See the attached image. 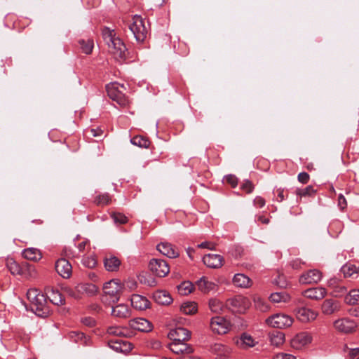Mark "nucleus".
<instances>
[{"label": "nucleus", "mask_w": 359, "mask_h": 359, "mask_svg": "<svg viewBox=\"0 0 359 359\" xmlns=\"http://www.w3.org/2000/svg\"><path fill=\"white\" fill-rule=\"evenodd\" d=\"M298 181L302 184H307L309 181L310 176L306 172H300L297 176Z\"/></svg>", "instance_id": "bf43d9fd"}, {"label": "nucleus", "mask_w": 359, "mask_h": 359, "mask_svg": "<svg viewBox=\"0 0 359 359\" xmlns=\"http://www.w3.org/2000/svg\"><path fill=\"white\" fill-rule=\"evenodd\" d=\"M293 318L286 314L276 313L269 317L266 322L273 327L278 329H285L290 327L293 323Z\"/></svg>", "instance_id": "39448f33"}, {"label": "nucleus", "mask_w": 359, "mask_h": 359, "mask_svg": "<svg viewBox=\"0 0 359 359\" xmlns=\"http://www.w3.org/2000/svg\"><path fill=\"white\" fill-rule=\"evenodd\" d=\"M210 327L214 332L224 334L229 330V323L223 317H213L210 320Z\"/></svg>", "instance_id": "1a4fd4ad"}, {"label": "nucleus", "mask_w": 359, "mask_h": 359, "mask_svg": "<svg viewBox=\"0 0 359 359\" xmlns=\"http://www.w3.org/2000/svg\"><path fill=\"white\" fill-rule=\"evenodd\" d=\"M254 203L258 208H262L265 205V200L261 196H257L254 200Z\"/></svg>", "instance_id": "774afa93"}, {"label": "nucleus", "mask_w": 359, "mask_h": 359, "mask_svg": "<svg viewBox=\"0 0 359 359\" xmlns=\"http://www.w3.org/2000/svg\"><path fill=\"white\" fill-rule=\"evenodd\" d=\"M130 328L143 332H149L152 330L153 325L151 323L143 318H137L129 321Z\"/></svg>", "instance_id": "4468645a"}, {"label": "nucleus", "mask_w": 359, "mask_h": 359, "mask_svg": "<svg viewBox=\"0 0 359 359\" xmlns=\"http://www.w3.org/2000/svg\"><path fill=\"white\" fill-rule=\"evenodd\" d=\"M27 297L31 303L32 310L36 315L42 318L48 316L49 309L46 299L41 292L35 288L29 289L27 292Z\"/></svg>", "instance_id": "f257e3e1"}, {"label": "nucleus", "mask_w": 359, "mask_h": 359, "mask_svg": "<svg viewBox=\"0 0 359 359\" xmlns=\"http://www.w3.org/2000/svg\"><path fill=\"white\" fill-rule=\"evenodd\" d=\"M236 346L241 349H248L255 345L254 339L247 333H243L241 337L236 340Z\"/></svg>", "instance_id": "cd10ccee"}, {"label": "nucleus", "mask_w": 359, "mask_h": 359, "mask_svg": "<svg viewBox=\"0 0 359 359\" xmlns=\"http://www.w3.org/2000/svg\"><path fill=\"white\" fill-rule=\"evenodd\" d=\"M198 248H207L209 250H214L215 248V244L211 242L205 241L198 245Z\"/></svg>", "instance_id": "e2e57ef3"}, {"label": "nucleus", "mask_w": 359, "mask_h": 359, "mask_svg": "<svg viewBox=\"0 0 359 359\" xmlns=\"http://www.w3.org/2000/svg\"><path fill=\"white\" fill-rule=\"evenodd\" d=\"M150 271L158 277H165L170 271L168 264L163 259H152L149 264Z\"/></svg>", "instance_id": "423d86ee"}, {"label": "nucleus", "mask_w": 359, "mask_h": 359, "mask_svg": "<svg viewBox=\"0 0 359 359\" xmlns=\"http://www.w3.org/2000/svg\"><path fill=\"white\" fill-rule=\"evenodd\" d=\"M297 318L302 323H309L314 320L318 313L311 309L306 307H301L295 311Z\"/></svg>", "instance_id": "2eb2a0df"}, {"label": "nucleus", "mask_w": 359, "mask_h": 359, "mask_svg": "<svg viewBox=\"0 0 359 359\" xmlns=\"http://www.w3.org/2000/svg\"><path fill=\"white\" fill-rule=\"evenodd\" d=\"M210 351L216 355V359H229L232 355L231 348L220 343L212 344Z\"/></svg>", "instance_id": "f8f14e48"}, {"label": "nucleus", "mask_w": 359, "mask_h": 359, "mask_svg": "<svg viewBox=\"0 0 359 359\" xmlns=\"http://www.w3.org/2000/svg\"><path fill=\"white\" fill-rule=\"evenodd\" d=\"M22 255L26 259L34 262L40 260L42 257L41 251L35 248H29L23 250Z\"/></svg>", "instance_id": "c756f323"}, {"label": "nucleus", "mask_w": 359, "mask_h": 359, "mask_svg": "<svg viewBox=\"0 0 359 359\" xmlns=\"http://www.w3.org/2000/svg\"><path fill=\"white\" fill-rule=\"evenodd\" d=\"M127 285V287L130 289V290H133L137 287V282L134 280V278H128L125 282Z\"/></svg>", "instance_id": "69168bd1"}, {"label": "nucleus", "mask_w": 359, "mask_h": 359, "mask_svg": "<svg viewBox=\"0 0 359 359\" xmlns=\"http://www.w3.org/2000/svg\"><path fill=\"white\" fill-rule=\"evenodd\" d=\"M132 306L136 310L143 311L149 308V301L147 297L140 294H133L130 299Z\"/></svg>", "instance_id": "4be33fe9"}, {"label": "nucleus", "mask_w": 359, "mask_h": 359, "mask_svg": "<svg viewBox=\"0 0 359 359\" xmlns=\"http://www.w3.org/2000/svg\"><path fill=\"white\" fill-rule=\"evenodd\" d=\"M168 337L172 341H186L191 337V332L184 327H177L171 330Z\"/></svg>", "instance_id": "f3484780"}, {"label": "nucleus", "mask_w": 359, "mask_h": 359, "mask_svg": "<svg viewBox=\"0 0 359 359\" xmlns=\"http://www.w3.org/2000/svg\"><path fill=\"white\" fill-rule=\"evenodd\" d=\"M269 299L272 302L275 303L287 302L290 299V297L285 292H280L272 293Z\"/></svg>", "instance_id": "79ce46f5"}, {"label": "nucleus", "mask_w": 359, "mask_h": 359, "mask_svg": "<svg viewBox=\"0 0 359 359\" xmlns=\"http://www.w3.org/2000/svg\"><path fill=\"white\" fill-rule=\"evenodd\" d=\"M344 302L348 305L359 304V290L353 289L346 295Z\"/></svg>", "instance_id": "e433bc0d"}, {"label": "nucleus", "mask_w": 359, "mask_h": 359, "mask_svg": "<svg viewBox=\"0 0 359 359\" xmlns=\"http://www.w3.org/2000/svg\"><path fill=\"white\" fill-rule=\"evenodd\" d=\"M233 283L235 286L241 288H248L251 287L252 280L243 273H237L233 276Z\"/></svg>", "instance_id": "c85d7f7f"}, {"label": "nucleus", "mask_w": 359, "mask_h": 359, "mask_svg": "<svg viewBox=\"0 0 359 359\" xmlns=\"http://www.w3.org/2000/svg\"><path fill=\"white\" fill-rule=\"evenodd\" d=\"M154 301L161 305H169L172 302V298L166 290H157L153 294Z\"/></svg>", "instance_id": "a878e982"}, {"label": "nucleus", "mask_w": 359, "mask_h": 359, "mask_svg": "<svg viewBox=\"0 0 359 359\" xmlns=\"http://www.w3.org/2000/svg\"><path fill=\"white\" fill-rule=\"evenodd\" d=\"M133 334L130 328L126 326H114V337H130Z\"/></svg>", "instance_id": "58836bf2"}, {"label": "nucleus", "mask_w": 359, "mask_h": 359, "mask_svg": "<svg viewBox=\"0 0 359 359\" xmlns=\"http://www.w3.org/2000/svg\"><path fill=\"white\" fill-rule=\"evenodd\" d=\"M226 183L230 184L232 187H236L238 185V180L233 175H228L224 177Z\"/></svg>", "instance_id": "4d7b16f0"}, {"label": "nucleus", "mask_w": 359, "mask_h": 359, "mask_svg": "<svg viewBox=\"0 0 359 359\" xmlns=\"http://www.w3.org/2000/svg\"><path fill=\"white\" fill-rule=\"evenodd\" d=\"M129 52L123 41L114 33V60L123 64L128 59Z\"/></svg>", "instance_id": "20e7f679"}, {"label": "nucleus", "mask_w": 359, "mask_h": 359, "mask_svg": "<svg viewBox=\"0 0 359 359\" xmlns=\"http://www.w3.org/2000/svg\"><path fill=\"white\" fill-rule=\"evenodd\" d=\"M316 192L317 190L312 185L307 186L304 189H297L295 191L297 196L300 198L305 196H313Z\"/></svg>", "instance_id": "a19ab883"}, {"label": "nucleus", "mask_w": 359, "mask_h": 359, "mask_svg": "<svg viewBox=\"0 0 359 359\" xmlns=\"http://www.w3.org/2000/svg\"><path fill=\"white\" fill-rule=\"evenodd\" d=\"M177 53L182 56H187L189 53V48L184 42L180 41L177 46Z\"/></svg>", "instance_id": "5fc2aeb1"}, {"label": "nucleus", "mask_w": 359, "mask_h": 359, "mask_svg": "<svg viewBox=\"0 0 359 359\" xmlns=\"http://www.w3.org/2000/svg\"><path fill=\"white\" fill-rule=\"evenodd\" d=\"M126 90L123 83L120 84L114 81V102H116L121 107H125L129 104V100L124 93Z\"/></svg>", "instance_id": "6e6552de"}, {"label": "nucleus", "mask_w": 359, "mask_h": 359, "mask_svg": "<svg viewBox=\"0 0 359 359\" xmlns=\"http://www.w3.org/2000/svg\"><path fill=\"white\" fill-rule=\"evenodd\" d=\"M180 310L186 315H191L196 312L197 306L194 302H186L182 304Z\"/></svg>", "instance_id": "c03bdc74"}, {"label": "nucleus", "mask_w": 359, "mask_h": 359, "mask_svg": "<svg viewBox=\"0 0 359 359\" xmlns=\"http://www.w3.org/2000/svg\"><path fill=\"white\" fill-rule=\"evenodd\" d=\"M271 344L278 346L285 341V334L283 332L278 330L271 332L269 334Z\"/></svg>", "instance_id": "72a5a7b5"}, {"label": "nucleus", "mask_w": 359, "mask_h": 359, "mask_svg": "<svg viewBox=\"0 0 359 359\" xmlns=\"http://www.w3.org/2000/svg\"><path fill=\"white\" fill-rule=\"evenodd\" d=\"M46 294L53 304L62 305L65 304V298L57 290L49 289L47 290Z\"/></svg>", "instance_id": "2f4dec72"}, {"label": "nucleus", "mask_w": 359, "mask_h": 359, "mask_svg": "<svg viewBox=\"0 0 359 359\" xmlns=\"http://www.w3.org/2000/svg\"><path fill=\"white\" fill-rule=\"evenodd\" d=\"M109 201H110V196H109V194H100L95 199V203L97 205H107L109 203Z\"/></svg>", "instance_id": "603ef678"}, {"label": "nucleus", "mask_w": 359, "mask_h": 359, "mask_svg": "<svg viewBox=\"0 0 359 359\" xmlns=\"http://www.w3.org/2000/svg\"><path fill=\"white\" fill-rule=\"evenodd\" d=\"M209 308L212 312L215 313H220L226 309L225 304L217 298H212L209 300Z\"/></svg>", "instance_id": "c9c22d12"}, {"label": "nucleus", "mask_w": 359, "mask_h": 359, "mask_svg": "<svg viewBox=\"0 0 359 359\" xmlns=\"http://www.w3.org/2000/svg\"><path fill=\"white\" fill-rule=\"evenodd\" d=\"M273 359H296L295 356L291 354L285 353H277Z\"/></svg>", "instance_id": "680f3d73"}, {"label": "nucleus", "mask_w": 359, "mask_h": 359, "mask_svg": "<svg viewBox=\"0 0 359 359\" xmlns=\"http://www.w3.org/2000/svg\"><path fill=\"white\" fill-rule=\"evenodd\" d=\"M333 325L338 332L344 334L353 333L357 328V323L353 320L348 318L336 320Z\"/></svg>", "instance_id": "0eeeda50"}, {"label": "nucleus", "mask_w": 359, "mask_h": 359, "mask_svg": "<svg viewBox=\"0 0 359 359\" xmlns=\"http://www.w3.org/2000/svg\"><path fill=\"white\" fill-rule=\"evenodd\" d=\"M130 29L137 41L143 42L147 38L148 29L145 26L144 19L140 15H136L133 17V23L130 25Z\"/></svg>", "instance_id": "7ed1b4c3"}, {"label": "nucleus", "mask_w": 359, "mask_h": 359, "mask_svg": "<svg viewBox=\"0 0 359 359\" xmlns=\"http://www.w3.org/2000/svg\"><path fill=\"white\" fill-rule=\"evenodd\" d=\"M254 304L255 309L261 312H266L269 309L267 301L259 296L254 297Z\"/></svg>", "instance_id": "ea45409f"}, {"label": "nucleus", "mask_w": 359, "mask_h": 359, "mask_svg": "<svg viewBox=\"0 0 359 359\" xmlns=\"http://www.w3.org/2000/svg\"><path fill=\"white\" fill-rule=\"evenodd\" d=\"M322 278V273L317 270H309L299 277V283L303 285L318 283Z\"/></svg>", "instance_id": "ddd939ff"}, {"label": "nucleus", "mask_w": 359, "mask_h": 359, "mask_svg": "<svg viewBox=\"0 0 359 359\" xmlns=\"http://www.w3.org/2000/svg\"><path fill=\"white\" fill-rule=\"evenodd\" d=\"M76 289L79 293L88 296L94 295L98 292V287L93 283H81L76 287Z\"/></svg>", "instance_id": "7c9ffc66"}, {"label": "nucleus", "mask_w": 359, "mask_h": 359, "mask_svg": "<svg viewBox=\"0 0 359 359\" xmlns=\"http://www.w3.org/2000/svg\"><path fill=\"white\" fill-rule=\"evenodd\" d=\"M83 325L88 327H93L95 325V320L90 317H86L81 320Z\"/></svg>", "instance_id": "0e129e2a"}, {"label": "nucleus", "mask_w": 359, "mask_h": 359, "mask_svg": "<svg viewBox=\"0 0 359 359\" xmlns=\"http://www.w3.org/2000/svg\"><path fill=\"white\" fill-rule=\"evenodd\" d=\"M114 285L115 287H114V303L116 301H118L121 296L123 294V293L126 290V287L125 286L124 283H122L119 279L114 278Z\"/></svg>", "instance_id": "f704fd0d"}, {"label": "nucleus", "mask_w": 359, "mask_h": 359, "mask_svg": "<svg viewBox=\"0 0 359 359\" xmlns=\"http://www.w3.org/2000/svg\"><path fill=\"white\" fill-rule=\"evenodd\" d=\"M304 264L305 263L304 262H302L300 259L297 258L295 259L292 260L290 262V266L293 269L299 270V269H302V265H304Z\"/></svg>", "instance_id": "13d9d810"}, {"label": "nucleus", "mask_w": 359, "mask_h": 359, "mask_svg": "<svg viewBox=\"0 0 359 359\" xmlns=\"http://www.w3.org/2000/svg\"><path fill=\"white\" fill-rule=\"evenodd\" d=\"M205 265L209 268L218 269L223 266L224 258L217 254H208L203 257Z\"/></svg>", "instance_id": "a211bd4d"}, {"label": "nucleus", "mask_w": 359, "mask_h": 359, "mask_svg": "<svg viewBox=\"0 0 359 359\" xmlns=\"http://www.w3.org/2000/svg\"><path fill=\"white\" fill-rule=\"evenodd\" d=\"M340 310V304L339 302L332 299H327L323 301L321 305L322 313L325 315L330 316Z\"/></svg>", "instance_id": "aec40b11"}, {"label": "nucleus", "mask_w": 359, "mask_h": 359, "mask_svg": "<svg viewBox=\"0 0 359 359\" xmlns=\"http://www.w3.org/2000/svg\"><path fill=\"white\" fill-rule=\"evenodd\" d=\"M131 143L135 146H138L141 148H149L150 145V140L149 138L142 136V135H136L133 137L131 140Z\"/></svg>", "instance_id": "4c0bfd02"}, {"label": "nucleus", "mask_w": 359, "mask_h": 359, "mask_svg": "<svg viewBox=\"0 0 359 359\" xmlns=\"http://www.w3.org/2000/svg\"><path fill=\"white\" fill-rule=\"evenodd\" d=\"M133 348V345L126 339L114 338V351L123 353H129Z\"/></svg>", "instance_id": "bb28decb"}, {"label": "nucleus", "mask_w": 359, "mask_h": 359, "mask_svg": "<svg viewBox=\"0 0 359 359\" xmlns=\"http://www.w3.org/2000/svg\"><path fill=\"white\" fill-rule=\"evenodd\" d=\"M250 299L241 295L229 298L225 303L226 309L235 313H244L250 307Z\"/></svg>", "instance_id": "f03ea898"}, {"label": "nucleus", "mask_w": 359, "mask_h": 359, "mask_svg": "<svg viewBox=\"0 0 359 359\" xmlns=\"http://www.w3.org/2000/svg\"><path fill=\"white\" fill-rule=\"evenodd\" d=\"M112 280L106 282L102 287V293L101 294V301L107 306H111L112 305V290H111Z\"/></svg>", "instance_id": "393cba45"}, {"label": "nucleus", "mask_w": 359, "mask_h": 359, "mask_svg": "<svg viewBox=\"0 0 359 359\" xmlns=\"http://www.w3.org/2000/svg\"><path fill=\"white\" fill-rule=\"evenodd\" d=\"M79 44L81 45V48L84 53H91L94 46L93 41L92 39H81L79 41Z\"/></svg>", "instance_id": "49530a36"}, {"label": "nucleus", "mask_w": 359, "mask_h": 359, "mask_svg": "<svg viewBox=\"0 0 359 359\" xmlns=\"http://www.w3.org/2000/svg\"><path fill=\"white\" fill-rule=\"evenodd\" d=\"M312 336L307 332H299L291 340V346L297 350L302 349L312 341Z\"/></svg>", "instance_id": "9d476101"}, {"label": "nucleus", "mask_w": 359, "mask_h": 359, "mask_svg": "<svg viewBox=\"0 0 359 359\" xmlns=\"http://www.w3.org/2000/svg\"><path fill=\"white\" fill-rule=\"evenodd\" d=\"M156 249L161 254L169 258H176L180 255V252L177 248L169 243L162 242L157 245Z\"/></svg>", "instance_id": "6ab92c4d"}, {"label": "nucleus", "mask_w": 359, "mask_h": 359, "mask_svg": "<svg viewBox=\"0 0 359 359\" xmlns=\"http://www.w3.org/2000/svg\"><path fill=\"white\" fill-rule=\"evenodd\" d=\"M6 266L13 275H20L22 273V269L20 266L13 259H8L6 261Z\"/></svg>", "instance_id": "37998d69"}, {"label": "nucleus", "mask_w": 359, "mask_h": 359, "mask_svg": "<svg viewBox=\"0 0 359 359\" xmlns=\"http://www.w3.org/2000/svg\"><path fill=\"white\" fill-rule=\"evenodd\" d=\"M128 222V217L120 212H114V223L116 224H124Z\"/></svg>", "instance_id": "8fccbe9b"}, {"label": "nucleus", "mask_w": 359, "mask_h": 359, "mask_svg": "<svg viewBox=\"0 0 359 359\" xmlns=\"http://www.w3.org/2000/svg\"><path fill=\"white\" fill-rule=\"evenodd\" d=\"M327 294L325 288L318 287L307 289L304 291L303 294L304 297L315 300H320L323 299Z\"/></svg>", "instance_id": "5701e85b"}, {"label": "nucleus", "mask_w": 359, "mask_h": 359, "mask_svg": "<svg viewBox=\"0 0 359 359\" xmlns=\"http://www.w3.org/2000/svg\"><path fill=\"white\" fill-rule=\"evenodd\" d=\"M170 350L177 354L188 355L194 353V348L191 345L185 343V341H172L169 345Z\"/></svg>", "instance_id": "9b49d317"}, {"label": "nucleus", "mask_w": 359, "mask_h": 359, "mask_svg": "<svg viewBox=\"0 0 359 359\" xmlns=\"http://www.w3.org/2000/svg\"><path fill=\"white\" fill-rule=\"evenodd\" d=\"M198 289L203 293L216 292L218 290V285L214 282L209 281L205 277H202L196 282Z\"/></svg>", "instance_id": "b1692460"}, {"label": "nucleus", "mask_w": 359, "mask_h": 359, "mask_svg": "<svg viewBox=\"0 0 359 359\" xmlns=\"http://www.w3.org/2000/svg\"><path fill=\"white\" fill-rule=\"evenodd\" d=\"M241 189L246 194H250L254 189V185L251 181L246 180L241 184Z\"/></svg>", "instance_id": "6e6d98bb"}, {"label": "nucleus", "mask_w": 359, "mask_h": 359, "mask_svg": "<svg viewBox=\"0 0 359 359\" xmlns=\"http://www.w3.org/2000/svg\"><path fill=\"white\" fill-rule=\"evenodd\" d=\"M55 270L64 278H69L72 273L71 264L65 258L59 259L55 263Z\"/></svg>", "instance_id": "dca6fc26"}, {"label": "nucleus", "mask_w": 359, "mask_h": 359, "mask_svg": "<svg viewBox=\"0 0 359 359\" xmlns=\"http://www.w3.org/2000/svg\"><path fill=\"white\" fill-rule=\"evenodd\" d=\"M179 293L182 295H187L194 290V285L191 282H183L178 287Z\"/></svg>", "instance_id": "de8ad7c7"}, {"label": "nucleus", "mask_w": 359, "mask_h": 359, "mask_svg": "<svg viewBox=\"0 0 359 359\" xmlns=\"http://www.w3.org/2000/svg\"><path fill=\"white\" fill-rule=\"evenodd\" d=\"M347 292V288L345 286L338 285L334 286V290L332 291L333 296L336 297H340L344 295Z\"/></svg>", "instance_id": "3c124183"}, {"label": "nucleus", "mask_w": 359, "mask_h": 359, "mask_svg": "<svg viewBox=\"0 0 359 359\" xmlns=\"http://www.w3.org/2000/svg\"><path fill=\"white\" fill-rule=\"evenodd\" d=\"M82 264L88 268H93L97 264V261L94 256L84 257L82 259Z\"/></svg>", "instance_id": "864d4df0"}, {"label": "nucleus", "mask_w": 359, "mask_h": 359, "mask_svg": "<svg viewBox=\"0 0 359 359\" xmlns=\"http://www.w3.org/2000/svg\"><path fill=\"white\" fill-rule=\"evenodd\" d=\"M338 206L341 210H345L347 206L346 200L342 194H339L338 197Z\"/></svg>", "instance_id": "052dcab7"}, {"label": "nucleus", "mask_w": 359, "mask_h": 359, "mask_svg": "<svg viewBox=\"0 0 359 359\" xmlns=\"http://www.w3.org/2000/svg\"><path fill=\"white\" fill-rule=\"evenodd\" d=\"M88 132H89L92 136L95 137H101L103 133V131L100 128H91Z\"/></svg>", "instance_id": "338daca9"}, {"label": "nucleus", "mask_w": 359, "mask_h": 359, "mask_svg": "<svg viewBox=\"0 0 359 359\" xmlns=\"http://www.w3.org/2000/svg\"><path fill=\"white\" fill-rule=\"evenodd\" d=\"M114 317L119 319H128L131 317L132 311L127 304H118L114 306Z\"/></svg>", "instance_id": "412c9836"}, {"label": "nucleus", "mask_w": 359, "mask_h": 359, "mask_svg": "<svg viewBox=\"0 0 359 359\" xmlns=\"http://www.w3.org/2000/svg\"><path fill=\"white\" fill-rule=\"evenodd\" d=\"M341 271L345 278H357L359 274V269L355 265L350 263L344 265Z\"/></svg>", "instance_id": "473e14b6"}, {"label": "nucleus", "mask_w": 359, "mask_h": 359, "mask_svg": "<svg viewBox=\"0 0 359 359\" xmlns=\"http://www.w3.org/2000/svg\"><path fill=\"white\" fill-rule=\"evenodd\" d=\"M102 36L106 44L110 47L112 43V31L109 27H105L102 31Z\"/></svg>", "instance_id": "09e8293b"}, {"label": "nucleus", "mask_w": 359, "mask_h": 359, "mask_svg": "<svg viewBox=\"0 0 359 359\" xmlns=\"http://www.w3.org/2000/svg\"><path fill=\"white\" fill-rule=\"evenodd\" d=\"M137 279L140 283L153 285L155 283V280L151 278L149 274L146 271H142L137 275Z\"/></svg>", "instance_id": "a18cd8bd"}]
</instances>
